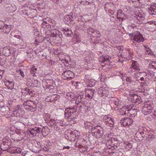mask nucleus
Listing matches in <instances>:
<instances>
[{"label":"nucleus","instance_id":"nucleus-1","mask_svg":"<svg viewBox=\"0 0 156 156\" xmlns=\"http://www.w3.org/2000/svg\"><path fill=\"white\" fill-rule=\"evenodd\" d=\"M144 104L142 112L145 115H147L152 112L154 105L149 101L144 102Z\"/></svg>","mask_w":156,"mask_h":156},{"label":"nucleus","instance_id":"nucleus-2","mask_svg":"<svg viewBox=\"0 0 156 156\" xmlns=\"http://www.w3.org/2000/svg\"><path fill=\"white\" fill-rule=\"evenodd\" d=\"M92 134L97 138H99L102 136L104 134L103 129L100 126L94 127L92 129Z\"/></svg>","mask_w":156,"mask_h":156},{"label":"nucleus","instance_id":"nucleus-3","mask_svg":"<svg viewBox=\"0 0 156 156\" xmlns=\"http://www.w3.org/2000/svg\"><path fill=\"white\" fill-rule=\"evenodd\" d=\"M23 105L25 108L30 109L32 111L36 110L37 108L36 103L31 100H28L25 102L23 103Z\"/></svg>","mask_w":156,"mask_h":156},{"label":"nucleus","instance_id":"nucleus-4","mask_svg":"<svg viewBox=\"0 0 156 156\" xmlns=\"http://www.w3.org/2000/svg\"><path fill=\"white\" fill-rule=\"evenodd\" d=\"M125 111H123L122 112H121L122 115H124L127 114L128 116L133 117H135L137 114V109H136L131 108L129 109L127 108H125Z\"/></svg>","mask_w":156,"mask_h":156},{"label":"nucleus","instance_id":"nucleus-5","mask_svg":"<svg viewBox=\"0 0 156 156\" xmlns=\"http://www.w3.org/2000/svg\"><path fill=\"white\" fill-rule=\"evenodd\" d=\"M77 110V108L75 107L66 108L64 111L65 117H69V116L73 115L74 113L76 112Z\"/></svg>","mask_w":156,"mask_h":156},{"label":"nucleus","instance_id":"nucleus-6","mask_svg":"<svg viewBox=\"0 0 156 156\" xmlns=\"http://www.w3.org/2000/svg\"><path fill=\"white\" fill-rule=\"evenodd\" d=\"M74 73L69 70L64 71L62 75V77L65 80H70L74 77Z\"/></svg>","mask_w":156,"mask_h":156},{"label":"nucleus","instance_id":"nucleus-7","mask_svg":"<svg viewBox=\"0 0 156 156\" xmlns=\"http://www.w3.org/2000/svg\"><path fill=\"white\" fill-rule=\"evenodd\" d=\"M65 127V123L62 121L58 120L56 124L54 126V129L58 132L62 131Z\"/></svg>","mask_w":156,"mask_h":156},{"label":"nucleus","instance_id":"nucleus-8","mask_svg":"<svg viewBox=\"0 0 156 156\" xmlns=\"http://www.w3.org/2000/svg\"><path fill=\"white\" fill-rule=\"evenodd\" d=\"M10 144L11 143L9 140L6 139V138H4L2 143L0 145L1 148L3 151H6L8 150Z\"/></svg>","mask_w":156,"mask_h":156},{"label":"nucleus","instance_id":"nucleus-9","mask_svg":"<svg viewBox=\"0 0 156 156\" xmlns=\"http://www.w3.org/2000/svg\"><path fill=\"white\" fill-rule=\"evenodd\" d=\"M133 122V119L130 117L124 118L120 121V123L123 126H129Z\"/></svg>","mask_w":156,"mask_h":156},{"label":"nucleus","instance_id":"nucleus-10","mask_svg":"<svg viewBox=\"0 0 156 156\" xmlns=\"http://www.w3.org/2000/svg\"><path fill=\"white\" fill-rule=\"evenodd\" d=\"M5 84L9 89L12 90L13 92H15L16 91V88L14 87V83L10 80H6L4 82Z\"/></svg>","mask_w":156,"mask_h":156},{"label":"nucleus","instance_id":"nucleus-11","mask_svg":"<svg viewBox=\"0 0 156 156\" xmlns=\"http://www.w3.org/2000/svg\"><path fill=\"white\" fill-rule=\"evenodd\" d=\"M133 40L136 41L137 42H140L144 41V39L142 35L138 31H136Z\"/></svg>","mask_w":156,"mask_h":156},{"label":"nucleus","instance_id":"nucleus-12","mask_svg":"<svg viewBox=\"0 0 156 156\" xmlns=\"http://www.w3.org/2000/svg\"><path fill=\"white\" fill-rule=\"evenodd\" d=\"M130 69L132 72L139 71L140 70L139 64L136 61H132Z\"/></svg>","mask_w":156,"mask_h":156},{"label":"nucleus","instance_id":"nucleus-13","mask_svg":"<svg viewBox=\"0 0 156 156\" xmlns=\"http://www.w3.org/2000/svg\"><path fill=\"white\" fill-rule=\"evenodd\" d=\"M144 136L143 132H137L134 136L135 139L137 142L143 140Z\"/></svg>","mask_w":156,"mask_h":156},{"label":"nucleus","instance_id":"nucleus-14","mask_svg":"<svg viewBox=\"0 0 156 156\" xmlns=\"http://www.w3.org/2000/svg\"><path fill=\"white\" fill-rule=\"evenodd\" d=\"M86 96L89 99H91L94 96L95 93V89H87L86 91Z\"/></svg>","mask_w":156,"mask_h":156},{"label":"nucleus","instance_id":"nucleus-15","mask_svg":"<svg viewBox=\"0 0 156 156\" xmlns=\"http://www.w3.org/2000/svg\"><path fill=\"white\" fill-rule=\"evenodd\" d=\"M13 26L10 25H5L3 27L2 32L8 34L11 30L13 28Z\"/></svg>","mask_w":156,"mask_h":156},{"label":"nucleus","instance_id":"nucleus-16","mask_svg":"<svg viewBox=\"0 0 156 156\" xmlns=\"http://www.w3.org/2000/svg\"><path fill=\"white\" fill-rule=\"evenodd\" d=\"M8 108L7 106H4L3 107L1 108V111L2 113H3V115H7L8 116L6 117H9V116H11V114H10V112L8 110Z\"/></svg>","mask_w":156,"mask_h":156},{"label":"nucleus","instance_id":"nucleus-17","mask_svg":"<svg viewBox=\"0 0 156 156\" xmlns=\"http://www.w3.org/2000/svg\"><path fill=\"white\" fill-rule=\"evenodd\" d=\"M30 128L31 132H32L31 136H37V133H40V131H39V130L40 129V128L38 127H35L34 128Z\"/></svg>","mask_w":156,"mask_h":156},{"label":"nucleus","instance_id":"nucleus-18","mask_svg":"<svg viewBox=\"0 0 156 156\" xmlns=\"http://www.w3.org/2000/svg\"><path fill=\"white\" fill-rule=\"evenodd\" d=\"M111 58V57L108 55L102 56L100 58L99 61L102 63L105 62H109L110 59Z\"/></svg>","mask_w":156,"mask_h":156},{"label":"nucleus","instance_id":"nucleus-19","mask_svg":"<svg viewBox=\"0 0 156 156\" xmlns=\"http://www.w3.org/2000/svg\"><path fill=\"white\" fill-rule=\"evenodd\" d=\"M68 121L72 124H74L75 123V119L76 118L74 117L73 115L69 116V117H65Z\"/></svg>","mask_w":156,"mask_h":156},{"label":"nucleus","instance_id":"nucleus-20","mask_svg":"<svg viewBox=\"0 0 156 156\" xmlns=\"http://www.w3.org/2000/svg\"><path fill=\"white\" fill-rule=\"evenodd\" d=\"M92 124L90 122H87L84 124V127L86 129L91 130L92 132V129L94 128L92 126Z\"/></svg>","mask_w":156,"mask_h":156},{"label":"nucleus","instance_id":"nucleus-21","mask_svg":"<svg viewBox=\"0 0 156 156\" xmlns=\"http://www.w3.org/2000/svg\"><path fill=\"white\" fill-rule=\"evenodd\" d=\"M2 52L3 55L6 56H9L10 55L11 53L10 52L9 49L7 48H3Z\"/></svg>","mask_w":156,"mask_h":156},{"label":"nucleus","instance_id":"nucleus-22","mask_svg":"<svg viewBox=\"0 0 156 156\" xmlns=\"http://www.w3.org/2000/svg\"><path fill=\"white\" fill-rule=\"evenodd\" d=\"M64 34L67 36H71L73 34V32L70 29L66 28L63 30Z\"/></svg>","mask_w":156,"mask_h":156},{"label":"nucleus","instance_id":"nucleus-23","mask_svg":"<svg viewBox=\"0 0 156 156\" xmlns=\"http://www.w3.org/2000/svg\"><path fill=\"white\" fill-rule=\"evenodd\" d=\"M155 139H156L155 135H148L147 136V141L149 142H150L152 140Z\"/></svg>","mask_w":156,"mask_h":156},{"label":"nucleus","instance_id":"nucleus-24","mask_svg":"<svg viewBox=\"0 0 156 156\" xmlns=\"http://www.w3.org/2000/svg\"><path fill=\"white\" fill-rule=\"evenodd\" d=\"M69 131V132L68 133V135H66L65 137L67 139L69 140L70 141H72L73 140V139L71 137H73L74 136H75L73 134V132L71 131L70 130Z\"/></svg>","mask_w":156,"mask_h":156},{"label":"nucleus","instance_id":"nucleus-25","mask_svg":"<svg viewBox=\"0 0 156 156\" xmlns=\"http://www.w3.org/2000/svg\"><path fill=\"white\" fill-rule=\"evenodd\" d=\"M50 19L49 18H46L44 19L43 23H42V27H45L44 26H47L48 25H49L51 20H49Z\"/></svg>","mask_w":156,"mask_h":156},{"label":"nucleus","instance_id":"nucleus-26","mask_svg":"<svg viewBox=\"0 0 156 156\" xmlns=\"http://www.w3.org/2000/svg\"><path fill=\"white\" fill-rule=\"evenodd\" d=\"M85 62L88 64L92 63L93 62V60L90 56H87L85 58Z\"/></svg>","mask_w":156,"mask_h":156},{"label":"nucleus","instance_id":"nucleus-27","mask_svg":"<svg viewBox=\"0 0 156 156\" xmlns=\"http://www.w3.org/2000/svg\"><path fill=\"white\" fill-rule=\"evenodd\" d=\"M59 33V31L55 29H52L50 31V35L51 37H55L57 34Z\"/></svg>","mask_w":156,"mask_h":156},{"label":"nucleus","instance_id":"nucleus-28","mask_svg":"<svg viewBox=\"0 0 156 156\" xmlns=\"http://www.w3.org/2000/svg\"><path fill=\"white\" fill-rule=\"evenodd\" d=\"M40 129L39 130V131H40V133H42L43 135L44 136H46L48 134V132L47 131L46 133L45 131L46 129L47 131L48 130V128L47 127L45 128V127H44L42 129L40 128Z\"/></svg>","mask_w":156,"mask_h":156},{"label":"nucleus","instance_id":"nucleus-29","mask_svg":"<svg viewBox=\"0 0 156 156\" xmlns=\"http://www.w3.org/2000/svg\"><path fill=\"white\" fill-rule=\"evenodd\" d=\"M148 10L150 14L154 15H156V8L155 7L154 8V7L151 6L149 8Z\"/></svg>","mask_w":156,"mask_h":156},{"label":"nucleus","instance_id":"nucleus-30","mask_svg":"<svg viewBox=\"0 0 156 156\" xmlns=\"http://www.w3.org/2000/svg\"><path fill=\"white\" fill-rule=\"evenodd\" d=\"M124 146L127 150H129L132 147V144L128 142H125L124 144Z\"/></svg>","mask_w":156,"mask_h":156},{"label":"nucleus","instance_id":"nucleus-31","mask_svg":"<svg viewBox=\"0 0 156 156\" xmlns=\"http://www.w3.org/2000/svg\"><path fill=\"white\" fill-rule=\"evenodd\" d=\"M73 18L72 16L69 15L66 16L64 18V20L67 22H70L73 21Z\"/></svg>","mask_w":156,"mask_h":156},{"label":"nucleus","instance_id":"nucleus-32","mask_svg":"<svg viewBox=\"0 0 156 156\" xmlns=\"http://www.w3.org/2000/svg\"><path fill=\"white\" fill-rule=\"evenodd\" d=\"M112 117L111 115H105L103 118V120L105 123L107 122L108 121L112 119Z\"/></svg>","mask_w":156,"mask_h":156},{"label":"nucleus","instance_id":"nucleus-33","mask_svg":"<svg viewBox=\"0 0 156 156\" xmlns=\"http://www.w3.org/2000/svg\"><path fill=\"white\" fill-rule=\"evenodd\" d=\"M57 120H55L54 119H51L50 120H49L48 122V126H53L54 125L55 126L56 124Z\"/></svg>","mask_w":156,"mask_h":156},{"label":"nucleus","instance_id":"nucleus-34","mask_svg":"<svg viewBox=\"0 0 156 156\" xmlns=\"http://www.w3.org/2000/svg\"><path fill=\"white\" fill-rule=\"evenodd\" d=\"M13 150L14 151L13 152H12V153L20 154L22 153V149L20 148L15 147Z\"/></svg>","mask_w":156,"mask_h":156},{"label":"nucleus","instance_id":"nucleus-35","mask_svg":"<svg viewBox=\"0 0 156 156\" xmlns=\"http://www.w3.org/2000/svg\"><path fill=\"white\" fill-rule=\"evenodd\" d=\"M113 120V118H112V119L109 120L107 122H106V123H105L106 124L110 127L113 126V125L114 124Z\"/></svg>","mask_w":156,"mask_h":156},{"label":"nucleus","instance_id":"nucleus-36","mask_svg":"<svg viewBox=\"0 0 156 156\" xmlns=\"http://www.w3.org/2000/svg\"><path fill=\"white\" fill-rule=\"evenodd\" d=\"M137 19L139 21L144 20L145 19L144 14H140L138 15V16L136 17Z\"/></svg>","mask_w":156,"mask_h":156},{"label":"nucleus","instance_id":"nucleus-37","mask_svg":"<svg viewBox=\"0 0 156 156\" xmlns=\"http://www.w3.org/2000/svg\"><path fill=\"white\" fill-rule=\"evenodd\" d=\"M89 3H90L92 6L91 7L93 8V7H94V5L93 4V2H88L87 1H85V2H81V4L85 5H87V6L89 5Z\"/></svg>","mask_w":156,"mask_h":156},{"label":"nucleus","instance_id":"nucleus-38","mask_svg":"<svg viewBox=\"0 0 156 156\" xmlns=\"http://www.w3.org/2000/svg\"><path fill=\"white\" fill-rule=\"evenodd\" d=\"M37 70V68H35L34 67L31 69V70H30V72L32 74H33L32 76H35V73H36V71Z\"/></svg>","mask_w":156,"mask_h":156},{"label":"nucleus","instance_id":"nucleus-39","mask_svg":"<svg viewBox=\"0 0 156 156\" xmlns=\"http://www.w3.org/2000/svg\"><path fill=\"white\" fill-rule=\"evenodd\" d=\"M16 9V6L14 4H12L11 5L10 7V9L12 12H14Z\"/></svg>","mask_w":156,"mask_h":156},{"label":"nucleus","instance_id":"nucleus-40","mask_svg":"<svg viewBox=\"0 0 156 156\" xmlns=\"http://www.w3.org/2000/svg\"><path fill=\"white\" fill-rule=\"evenodd\" d=\"M62 37V35L61 33L59 31V33H58L55 36L56 38L55 39H57V41H59Z\"/></svg>","mask_w":156,"mask_h":156},{"label":"nucleus","instance_id":"nucleus-41","mask_svg":"<svg viewBox=\"0 0 156 156\" xmlns=\"http://www.w3.org/2000/svg\"><path fill=\"white\" fill-rule=\"evenodd\" d=\"M55 95H54L53 96H52L50 97H48L46 99L47 100H49L50 102H52L54 101L55 100Z\"/></svg>","mask_w":156,"mask_h":156},{"label":"nucleus","instance_id":"nucleus-42","mask_svg":"<svg viewBox=\"0 0 156 156\" xmlns=\"http://www.w3.org/2000/svg\"><path fill=\"white\" fill-rule=\"evenodd\" d=\"M112 101L113 103L116 106H118V105L119 104V100L118 99L114 98L113 100Z\"/></svg>","mask_w":156,"mask_h":156},{"label":"nucleus","instance_id":"nucleus-43","mask_svg":"<svg viewBox=\"0 0 156 156\" xmlns=\"http://www.w3.org/2000/svg\"><path fill=\"white\" fill-rule=\"evenodd\" d=\"M108 94V91L103 88V92H102V97L104 96H107Z\"/></svg>","mask_w":156,"mask_h":156},{"label":"nucleus","instance_id":"nucleus-44","mask_svg":"<svg viewBox=\"0 0 156 156\" xmlns=\"http://www.w3.org/2000/svg\"><path fill=\"white\" fill-rule=\"evenodd\" d=\"M103 88L101 87L98 90V95L100 97H102V92H103Z\"/></svg>","mask_w":156,"mask_h":156},{"label":"nucleus","instance_id":"nucleus-45","mask_svg":"<svg viewBox=\"0 0 156 156\" xmlns=\"http://www.w3.org/2000/svg\"><path fill=\"white\" fill-rule=\"evenodd\" d=\"M82 97L81 96L79 97L76 100L75 103L76 104H78L79 102H80L82 101Z\"/></svg>","mask_w":156,"mask_h":156},{"label":"nucleus","instance_id":"nucleus-46","mask_svg":"<svg viewBox=\"0 0 156 156\" xmlns=\"http://www.w3.org/2000/svg\"><path fill=\"white\" fill-rule=\"evenodd\" d=\"M116 142V141H115V140L114 139H112V143L111 144V145L110 146L112 147H113L114 148H115L117 147V145H115V144L114 143V142Z\"/></svg>","mask_w":156,"mask_h":156},{"label":"nucleus","instance_id":"nucleus-47","mask_svg":"<svg viewBox=\"0 0 156 156\" xmlns=\"http://www.w3.org/2000/svg\"><path fill=\"white\" fill-rule=\"evenodd\" d=\"M116 142V141H115V140L114 139H112V143L111 144V145L110 146L112 147H113L114 148H115L117 147V145H115V144L114 143V142Z\"/></svg>","mask_w":156,"mask_h":156},{"label":"nucleus","instance_id":"nucleus-48","mask_svg":"<svg viewBox=\"0 0 156 156\" xmlns=\"http://www.w3.org/2000/svg\"><path fill=\"white\" fill-rule=\"evenodd\" d=\"M18 125L19 126V128L20 129L24 127L23 123L21 122H18Z\"/></svg>","mask_w":156,"mask_h":156},{"label":"nucleus","instance_id":"nucleus-49","mask_svg":"<svg viewBox=\"0 0 156 156\" xmlns=\"http://www.w3.org/2000/svg\"><path fill=\"white\" fill-rule=\"evenodd\" d=\"M140 97H139V98H138V96L137 95L134 96L133 97V99H135L136 100L134 101H133V102H134L135 103H136L138 101H139L140 100Z\"/></svg>","mask_w":156,"mask_h":156},{"label":"nucleus","instance_id":"nucleus-50","mask_svg":"<svg viewBox=\"0 0 156 156\" xmlns=\"http://www.w3.org/2000/svg\"><path fill=\"white\" fill-rule=\"evenodd\" d=\"M90 30H93V31H91L92 33H95V34H100V32L97 30H94L93 28H90Z\"/></svg>","mask_w":156,"mask_h":156},{"label":"nucleus","instance_id":"nucleus-51","mask_svg":"<svg viewBox=\"0 0 156 156\" xmlns=\"http://www.w3.org/2000/svg\"><path fill=\"white\" fill-rule=\"evenodd\" d=\"M126 81L127 82H130L131 83H133L134 81L133 80H131V78L128 77H127L126 79Z\"/></svg>","mask_w":156,"mask_h":156},{"label":"nucleus","instance_id":"nucleus-52","mask_svg":"<svg viewBox=\"0 0 156 156\" xmlns=\"http://www.w3.org/2000/svg\"><path fill=\"white\" fill-rule=\"evenodd\" d=\"M93 4L94 5V7H93V8H92L91 7L92 6H91V5H90V3H89V5L87 7V9H94L95 7V5L94 3H93Z\"/></svg>","mask_w":156,"mask_h":156},{"label":"nucleus","instance_id":"nucleus-53","mask_svg":"<svg viewBox=\"0 0 156 156\" xmlns=\"http://www.w3.org/2000/svg\"><path fill=\"white\" fill-rule=\"evenodd\" d=\"M112 142V139L108 140L106 144V146H107L108 145H109V146H110Z\"/></svg>","mask_w":156,"mask_h":156},{"label":"nucleus","instance_id":"nucleus-54","mask_svg":"<svg viewBox=\"0 0 156 156\" xmlns=\"http://www.w3.org/2000/svg\"><path fill=\"white\" fill-rule=\"evenodd\" d=\"M18 72H20V74L22 77H24V75L23 72L21 69L19 70H18Z\"/></svg>","mask_w":156,"mask_h":156},{"label":"nucleus","instance_id":"nucleus-55","mask_svg":"<svg viewBox=\"0 0 156 156\" xmlns=\"http://www.w3.org/2000/svg\"><path fill=\"white\" fill-rule=\"evenodd\" d=\"M23 151H24V150H23ZM20 154H22V156H25L26 155H27V152L25 151H24L22 150V153Z\"/></svg>","mask_w":156,"mask_h":156},{"label":"nucleus","instance_id":"nucleus-56","mask_svg":"<svg viewBox=\"0 0 156 156\" xmlns=\"http://www.w3.org/2000/svg\"><path fill=\"white\" fill-rule=\"evenodd\" d=\"M5 106L4 102L2 101H0V108L3 107Z\"/></svg>","mask_w":156,"mask_h":156},{"label":"nucleus","instance_id":"nucleus-57","mask_svg":"<svg viewBox=\"0 0 156 156\" xmlns=\"http://www.w3.org/2000/svg\"><path fill=\"white\" fill-rule=\"evenodd\" d=\"M27 133H28L29 135L30 136H31V131L30 130V128L29 129L27 130Z\"/></svg>","mask_w":156,"mask_h":156},{"label":"nucleus","instance_id":"nucleus-58","mask_svg":"<svg viewBox=\"0 0 156 156\" xmlns=\"http://www.w3.org/2000/svg\"><path fill=\"white\" fill-rule=\"evenodd\" d=\"M151 113H152L155 116L156 115V110H153V108L152 112Z\"/></svg>","mask_w":156,"mask_h":156},{"label":"nucleus","instance_id":"nucleus-59","mask_svg":"<svg viewBox=\"0 0 156 156\" xmlns=\"http://www.w3.org/2000/svg\"><path fill=\"white\" fill-rule=\"evenodd\" d=\"M20 105H18L17 106L15 107V109L17 111L20 109Z\"/></svg>","mask_w":156,"mask_h":156},{"label":"nucleus","instance_id":"nucleus-60","mask_svg":"<svg viewBox=\"0 0 156 156\" xmlns=\"http://www.w3.org/2000/svg\"><path fill=\"white\" fill-rule=\"evenodd\" d=\"M66 148L67 149H69L70 148V147H69V146H66V147L64 146L63 147V149H65Z\"/></svg>","mask_w":156,"mask_h":156},{"label":"nucleus","instance_id":"nucleus-61","mask_svg":"<svg viewBox=\"0 0 156 156\" xmlns=\"http://www.w3.org/2000/svg\"><path fill=\"white\" fill-rule=\"evenodd\" d=\"M52 1L55 3H58L59 0H52Z\"/></svg>","mask_w":156,"mask_h":156},{"label":"nucleus","instance_id":"nucleus-62","mask_svg":"<svg viewBox=\"0 0 156 156\" xmlns=\"http://www.w3.org/2000/svg\"><path fill=\"white\" fill-rule=\"evenodd\" d=\"M27 92L28 93H27V94H28L29 95H30L31 94L33 93L32 91L30 89H29Z\"/></svg>","mask_w":156,"mask_h":156},{"label":"nucleus","instance_id":"nucleus-63","mask_svg":"<svg viewBox=\"0 0 156 156\" xmlns=\"http://www.w3.org/2000/svg\"><path fill=\"white\" fill-rule=\"evenodd\" d=\"M29 90V89L26 88L24 89V90L25 91H26V93L27 94V93H28L27 92H28Z\"/></svg>","mask_w":156,"mask_h":156},{"label":"nucleus","instance_id":"nucleus-64","mask_svg":"<svg viewBox=\"0 0 156 156\" xmlns=\"http://www.w3.org/2000/svg\"><path fill=\"white\" fill-rule=\"evenodd\" d=\"M38 43H39V42L38 41L36 40L34 42V44H37Z\"/></svg>","mask_w":156,"mask_h":156}]
</instances>
